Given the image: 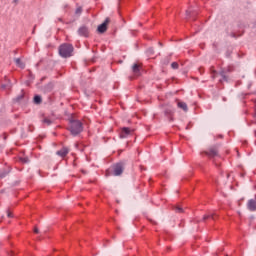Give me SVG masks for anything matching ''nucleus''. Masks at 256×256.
<instances>
[{
  "instance_id": "nucleus-1",
  "label": "nucleus",
  "mask_w": 256,
  "mask_h": 256,
  "mask_svg": "<svg viewBox=\"0 0 256 256\" xmlns=\"http://www.w3.org/2000/svg\"><path fill=\"white\" fill-rule=\"evenodd\" d=\"M59 55L60 57H64L65 59H67V57H71V55H73V45L71 44L60 45Z\"/></svg>"
},
{
  "instance_id": "nucleus-2",
  "label": "nucleus",
  "mask_w": 256,
  "mask_h": 256,
  "mask_svg": "<svg viewBox=\"0 0 256 256\" xmlns=\"http://www.w3.org/2000/svg\"><path fill=\"white\" fill-rule=\"evenodd\" d=\"M69 130L70 133H72V135H79V133L83 131V123H81V121L78 120H72L70 121Z\"/></svg>"
},
{
  "instance_id": "nucleus-3",
  "label": "nucleus",
  "mask_w": 256,
  "mask_h": 256,
  "mask_svg": "<svg viewBox=\"0 0 256 256\" xmlns=\"http://www.w3.org/2000/svg\"><path fill=\"white\" fill-rule=\"evenodd\" d=\"M110 21L111 20L109 18H106L104 23L98 26V33H105V31H107V26L109 25Z\"/></svg>"
},
{
  "instance_id": "nucleus-4",
  "label": "nucleus",
  "mask_w": 256,
  "mask_h": 256,
  "mask_svg": "<svg viewBox=\"0 0 256 256\" xmlns=\"http://www.w3.org/2000/svg\"><path fill=\"white\" fill-rule=\"evenodd\" d=\"M114 175L117 177L123 173V163H118L113 166Z\"/></svg>"
},
{
  "instance_id": "nucleus-5",
  "label": "nucleus",
  "mask_w": 256,
  "mask_h": 256,
  "mask_svg": "<svg viewBox=\"0 0 256 256\" xmlns=\"http://www.w3.org/2000/svg\"><path fill=\"white\" fill-rule=\"evenodd\" d=\"M247 209L249 211H256V197L248 200Z\"/></svg>"
},
{
  "instance_id": "nucleus-6",
  "label": "nucleus",
  "mask_w": 256,
  "mask_h": 256,
  "mask_svg": "<svg viewBox=\"0 0 256 256\" xmlns=\"http://www.w3.org/2000/svg\"><path fill=\"white\" fill-rule=\"evenodd\" d=\"M78 34L82 37H89V28L82 26L78 30Z\"/></svg>"
},
{
  "instance_id": "nucleus-7",
  "label": "nucleus",
  "mask_w": 256,
  "mask_h": 256,
  "mask_svg": "<svg viewBox=\"0 0 256 256\" xmlns=\"http://www.w3.org/2000/svg\"><path fill=\"white\" fill-rule=\"evenodd\" d=\"M128 135H131V129L127 127L122 128L120 132V138L125 139Z\"/></svg>"
},
{
  "instance_id": "nucleus-8",
  "label": "nucleus",
  "mask_w": 256,
  "mask_h": 256,
  "mask_svg": "<svg viewBox=\"0 0 256 256\" xmlns=\"http://www.w3.org/2000/svg\"><path fill=\"white\" fill-rule=\"evenodd\" d=\"M57 155H59V157H67V155L69 154V148H62L61 150L56 152Z\"/></svg>"
},
{
  "instance_id": "nucleus-9",
  "label": "nucleus",
  "mask_w": 256,
  "mask_h": 256,
  "mask_svg": "<svg viewBox=\"0 0 256 256\" xmlns=\"http://www.w3.org/2000/svg\"><path fill=\"white\" fill-rule=\"evenodd\" d=\"M206 155H208V157H217L219 152L217 151V148H210L209 151L206 152Z\"/></svg>"
},
{
  "instance_id": "nucleus-10",
  "label": "nucleus",
  "mask_w": 256,
  "mask_h": 256,
  "mask_svg": "<svg viewBox=\"0 0 256 256\" xmlns=\"http://www.w3.org/2000/svg\"><path fill=\"white\" fill-rule=\"evenodd\" d=\"M134 75L139 76L141 71V66L139 64H134L132 67Z\"/></svg>"
},
{
  "instance_id": "nucleus-11",
  "label": "nucleus",
  "mask_w": 256,
  "mask_h": 256,
  "mask_svg": "<svg viewBox=\"0 0 256 256\" xmlns=\"http://www.w3.org/2000/svg\"><path fill=\"white\" fill-rule=\"evenodd\" d=\"M15 63L17 67H20V69H25V62L19 58L15 60Z\"/></svg>"
},
{
  "instance_id": "nucleus-12",
  "label": "nucleus",
  "mask_w": 256,
  "mask_h": 256,
  "mask_svg": "<svg viewBox=\"0 0 256 256\" xmlns=\"http://www.w3.org/2000/svg\"><path fill=\"white\" fill-rule=\"evenodd\" d=\"M177 105H178L179 109H182L183 111H188L187 103H185V102H178Z\"/></svg>"
},
{
  "instance_id": "nucleus-13",
  "label": "nucleus",
  "mask_w": 256,
  "mask_h": 256,
  "mask_svg": "<svg viewBox=\"0 0 256 256\" xmlns=\"http://www.w3.org/2000/svg\"><path fill=\"white\" fill-rule=\"evenodd\" d=\"M204 221L207 219H215V214H207L203 217Z\"/></svg>"
},
{
  "instance_id": "nucleus-14",
  "label": "nucleus",
  "mask_w": 256,
  "mask_h": 256,
  "mask_svg": "<svg viewBox=\"0 0 256 256\" xmlns=\"http://www.w3.org/2000/svg\"><path fill=\"white\" fill-rule=\"evenodd\" d=\"M34 103H36V105H39V103H41V96H39V95L35 96Z\"/></svg>"
},
{
  "instance_id": "nucleus-15",
  "label": "nucleus",
  "mask_w": 256,
  "mask_h": 256,
  "mask_svg": "<svg viewBox=\"0 0 256 256\" xmlns=\"http://www.w3.org/2000/svg\"><path fill=\"white\" fill-rule=\"evenodd\" d=\"M2 89H11V83L7 82L6 84H2Z\"/></svg>"
},
{
  "instance_id": "nucleus-16",
  "label": "nucleus",
  "mask_w": 256,
  "mask_h": 256,
  "mask_svg": "<svg viewBox=\"0 0 256 256\" xmlns=\"http://www.w3.org/2000/svg\"><path fill=\"white\" fill-rule=\"evenodd\" d=\"M174 210L176 211V213H183V208H181L180 206H176Z\"/></svg>"
},
{
  "instance_id": "nucleus-17",
  "label": "nucleus",
  "mask_w": 256,
  "mask_h": 256,
  "mask_svg": "<svg viewBox=\"0 0 256 256\" xmlns=\"http://www.w3.org/2000/svg\"><path fill=\"white\" fill-rule=\"evenodd\" d=\"M172 69H179V64L177 62H173L171 64Z\"/></svg>"
},
{
  "instance_id": "nucleus-18",
  "label": "nucleus",
  "mask_w": 256,
  "mask_h": 256,
  "mask_svg": "<svg viewBox=\"0 0 256 256\" xmlns=\"http://www.w3.org/2000/svg\"><path fill=\"white\" fill-rule=\"evenodd\" d=\"M43 123H46V125H51V121L49 120V118H45L43 120Z\"/></svg>"
},
{
  "instance_id": "nucleus-19",
  "label": "nucleus",
  "mask_w": 256,
  "mask_h": 256,
  "mask_svg": "<svg viewBox=\"0 0 256 256\" xmlns=\"http://www.w3.org/2000/svg\"><path fill=\"white\" fill-rule=\"evenodd\" d=\"M21 161L23 162V163H27V158H23V159H21Z\"/></svg>"
},
{
  "instance_id": "nucleus-20",
  "label": "nucleus",
  "mask_w": 256,
  "mask_h": 256,
  "mask_svg": "<svg viewBox=\"0 0 256 256\" xmlns=\"http://www.w3.org/2000/svg\"><path fill=\"white\" fill-rule=\"evenodd\" d=\"M13 3L17 5L19 3V0H13Z\"/></svg>"
},
{
  "instance_id": "nucleus-21",
  "label": "nucleus",
  "mask_w": 256,
  "mask_h": 256,
  "mask_svg": "<svg viewBox=\"0 0 256 256\" xmlns=\"http://www.w3.org/2000/svg\"><path fill=\"white\" fill-rule=\"evenodd\" d=\"M34 233H39V229L34 228Z\"/></svg>"
},
{
  "instance_id": "nucleus-22",
  "label": "nucleus",
  "mask_w": 256,
  "mask_h": 256,
  "mask_svg": "<svg viewBox=\"0 0 256 256\" xmlns=\"http://www.w3.org/2000/svg\"><path fill=\"white\" fill-rule=\"evenodd\" d=\"M76 13H81V8H78V9L76 10Z\"/></svg>"
},
{
  "instance_id": "nucleus-23",
  "label": "nucleus",
  "mask_w": 256,
  "mask_h": 256,
  "mask_svg": "<svg viewBox=\"0 0 256 256\" xmlns=\"http://www.w3.org/2000/svg\"><path fill=\"white\" fill-rule=\"evenodd\" d=\"M8 217H13V214H11V212H9Z\"/></svg>"
},
{
  "instance_id": "nucleus-24",
  "label": "nucleus",
  "mask_w": 256,
  "mask_h": 256,
  "mask_svg": "<svg viewBox=\"0 0 256 256\" xmlns=\"http://www.w3.org/2000/svg\"><path fill=\"white\" fill-rule=\"evenodd\" d=\"M0 177H5V175H0Z\"/></svg>"
}]
</instances>
